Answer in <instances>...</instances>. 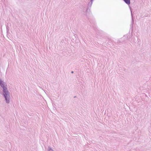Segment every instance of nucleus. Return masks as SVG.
<instances>
[{
  "mask_svg": "<svg viewBox=\"0 0 151 151\" xmlns=\"http://www.w3.org/2000/svg\"><path fill=\"white\" fill-rule=\"evenodd\" d=\"M0 84L1 86L3 88V91L4 92V97L5 98V99L7 103L9 102V100H8V101H7V97H9V94L8 91L7 90V88L6 87H5L4 86L3 83V82L1 81L0 80Z\"/></svg>",
  "mask_w": 151,
  "mask_h": 151,
  "instance_id": "1",
  "label": "nucleus"
},
{
  "mask_svg": "<svg viewBox=\"0 0 151 151\" xmlns=\"http://www.w3.org/2000/svg\"><path fill=\"white\" fill-rule=\"evenodd\" d=\"M95 31L96 30V28H95Z\"/></svg>",
  "mask_w": 151,
  "mask_h": 151,
  "instance_id": "7",
  "label": "nucleus"
},
{
  "mask_svg": "<svg viewBox=\"0 0 151 151\" xmlns=\"http://www.w3.org/2000/svg\"><path fill=\"white\" fill-rule=\"evenodd\" d=\"M130 38V36H128V35H125L123 37L120 38L119 40H118L117 42L118 43H123L125 41L127 40L128 39Z\"/></svg>",
  "mask_w": 151,
  "mask_h": 151,
  "instance_id": "2",
  "label": "nucleus"
},
{
  "mask_svg": "<svg viewBox=\"0 0 151 151\" xmlns=\"http://www.w3.org/2000/svg\"><path fill=\"white\" fill-rule=\"evenodd\" d=\"M96 33L98 35H100V33L101 32V31H100L99 30H98V31H96Z\"/></svg>",
  "mask_w": 151,
  "mask_h": 151,
  "instance_id": "5",
  "label": "nucleus"
},
{
  "mask_svg": "<svg viewBox=\"0 0 151 151\" xmlns=\"http://www.w3.org/2000/svg\"><path fill=\"white\" fill-rule=\"evenodd\" d=\"M123 1L128 5H129L130 4V0H123Z\"/></svg>",
  "mask_w": 151,
  "mask_h": 151,
  "instance_id": "4",
  "label": "nucleus"
},
{
  "mask_svg": "<svg viewBox=\"0 0 151 151\" xmlns=\"http://www.w3.org/2000/svg\"><path fill=\"white\" fill-rule=\"evenodd\" d=\"M72 73H73V71H72Z\"/></svg>",
  "mask_w": 151,
  "mask_h": 151,
  "instance_id": "6",
  "label": "nucleus"
},
{
  "mask_svg": "<svg viewBox=\"0 0 151 151\" xmlns=\"http://www.w3.org/2000/svg\"><path fill=\"white\" fill-rule=\"evenodd\" d=\"M131 15L132 18V22H131V26L132 27H133V22H134V20L133 19V14L132 13V11L131 10Z\"/></svg>",
  "mask_w": 151,
  "mask_h": 151,
  "instance_id": "3",
  "label": "nucleus"
},
{
  "mask_svg": "<svg viewBox=\"0 0 151 151\" xmlns=\"http://www.w3.org/2000/svg\"><path fill=\"white\" fill-rule=\"evenodd\" d=\"M93 0H91V1H93Z\"/></svg>",
  "mask_w": 151,
  "mask_h": 151,
  "instance_id": "8",
  "label": "nucleus"
}]
</instances>
